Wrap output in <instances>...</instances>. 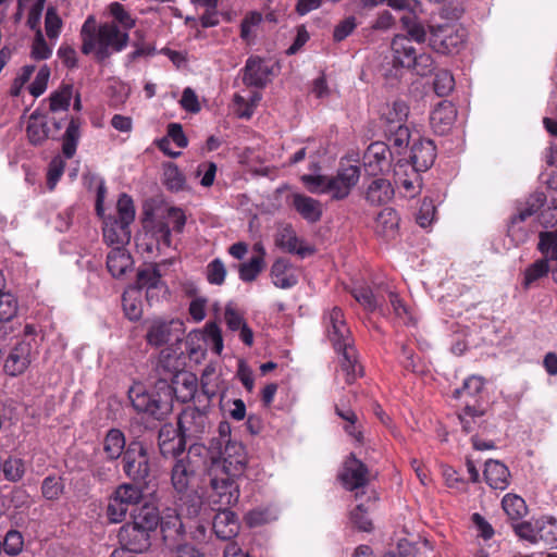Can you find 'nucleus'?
Masks as SVG:
<instances>
[{
  "label": "nucleus",
  "mask_w": 557,
  "mask_h": 557,
  "mask_svg": "<svg viewBox=\"0 0 557 557\" xmlns=\"http://www.w3.org/2000/svg\"><path fill=\"white\" fill-rule=\"evenodd\" d=\"M81 39L84 54H94L98 61H104L125 49L129 37L114 22L98 25L95 16L89 15L82 26Z\"/></svg>",
  "instance_id": "nucleus-1"
},
{
  "label": "nucleus",
  "mask_w": 557,
  "mask_h": 557,
  "mask_svg": "<svg viewBox=\"0 0 557 557\" xmlns=\"http://www.w3.org/2000/svg\"><path fill=\"white\" fill-rule=\"evenodd\" d=\"M325 333L334 349L342 356L341 369L345 372L346 382L351 384L362 375V367L358 362V354L354 346L351 332L339 307H333L323 315Z\"/></svg>",
  "instance_id": "nucleus-2"
},
{
  "label": "nucleus",
  "mask_w": 557,
  "mask_h": 557,
  "mask_svg": "<svg viewBox=\"0 0 557 557\" xmlns=\"http://www.w3.org/2000/svg\"><path fill=\"white\" fill-rule=\"evenodd\" d=\"M159 525L158 509L145 504L132 509V521L123 524L117 537L122 546L129 552L144 553L151 545V534Z\"/></svg>",
  "instance_id": "nucleus-3"
},
{
  "label": "nucleus",
  "mask_w": 557,
  "mask_h": 557,
  "mask_svg": "<svg viewBox=\"0 0 557 557\" xmlns=\"http://www.w3.org/2000/svg\"><path fill=\"white\" fill-rule=\"evenodd\" d=\"M360 178V168L342 164L335 176L302 175L301 181L310 193L330 194L333 199L346 198Z\"/></svg>",
  "instance_id": "nucleus-4"
},
{
  "label": "nucleus",
  "mask_w": 557,
  "mask_h": 557,
  "mask_svg": "<svg viewBox=\"0 0 557 557\" xmlns=\"http://www.w3.org/2000/svg\"><path fill=\"white\" fill-rule=\"evenodd\" d=\"M391 58L396 72L406 69L417 75L426 76L435 69L431 54L419 52L407 35H396L393 38L391 42Z\"/></svg>",
  "instance_id": "nucleus-5"
},
{
  "label": "nucleus",
  "mask_w": 557,
  "mask_h": 557,
  "mask_svg": "<svg viewBox=\"0 0 557 557\" xmlns=\"http://www.w3.org/2000/svg\"><path fill=\"white\" fill-rule=\"evenodd\" d=\"M116 216L103 218V239L109 246L124 247L129 243V225L135 220L133 199L122 194L116 202Z\"/></svg>",
  "instance_id": "nucleus-6"
},
{
  "label": "nucleus",
  "mask_w": 557,
  "mask_h": 557,
  "mask_svg": "<svg viewBox=\"0 0 557 557\" xmlns=\"http://www.w3.org/2000/svg\"><path fill=\"white\" fill-rule=\"evenodd\" d=\"M129 400L138 412L162 419L171 411L170 389L159 383L157 391H147L141 384L133 385L128 391Z\"/></svg>",
  "instance_id": "nucleus-7"
},
{
  "label": "nucleus",
  "mask_w": 557,
  "mask_h": 557,
  "mask_svg": "<svg viewBox=\"0 0 557 557\" xmlns=\"http://www.w3.org/2000/svg\"><path fill=\"white\" fill-rule=\"evenodd\" d=\"M208 475L210 478L208 499L212 509H225L236 505L240 494L237 481L242 476L225 475L216 468L208 469Z\"/></svg>",
  "instance_id": "nucleus-8"
},
{
  "label": "nucleus",
  "mask_w": 557,
  "mask_h": 557,
  "mask_svg": "<svg viewBox=\"0 0 557 557\" xmlns=\"http://www.w3.org/2000/svg\"><path fill=\"white\" fill-rule=\"evenodd\" d=\"M208 469H220L223 474L243 476L247 466V453L240 443H226L225 446L210 449Z\"/></svg>",
  "instance_id": "nucleus-9"
},
{
  "label": "nucleus",
  "mask_w": 557,
  "mask_h": 557,
  "mask_svg": "<svg viewBox=\"0 0 557 557\" xmlns=\"http://www.w3.org/2000/svg\"><path fill=\"white\" fill-rule=\"evenodd\" d=\"M143 491L129 483L121 484L110 496L107 506V517L112 523L122 522L128 510L140 504Z\"/></svg>",
  "instance_id": "nucleus-10"
},
{
  "label": "nucleus",
  "mask_w": 557,
  "mask_h": 557,
  "mask_svg": "<svg viewBox=\"0 0 557 557\" xmlns=\"http://www.w3.org/2000/svg\"><path fill=\"white\" fill-rule=\"evenodd\" d=\"M178 432L186 442L200 440L211 429L207 411L187 407L178 417Z\"/></svg>",
  "instance_id": "nucleus-11"
},
{
  "label": "nucleus",
  "mask_w": 557,
  "mask_h": 557,
  "mask_svg": "<svg viewBox=\"0 0 557 557\" xmlns=\"http://www.w3.org/2000/svg\"><path fill=\"white\" fill-rule=\"evenodd\" d=\"M466 40L465 28L457 25H441L431 28L432 48L443 54L457 53Z\"/></svg>",
  "instance_id": "nucleus-12"
},
{
  "label": "nucleus",
  "mask_w": 557,
  "mask_h": 557,
  "mask_svg": "<svg viewBox=\"0 0 557 557\" xmlns=\"http://www.w3.org/2000/svg\"><path fill=\"white\" fill-rule=\"evenodd\" d=\"M37 356V350L30 339L23 338L16 342L9 350L3 370L10 376L23 374Z\"/></svg>",
  "instance_id": "nucleus-13"
},
{
  "label": "nucleus",
  "mask_w": 557,
  "mask_h": 557,
  "mask_svg": "<svg viewBox=\"0 0 557 557\" xmlns=\"http://www.w3.org/2000/svg\"><path fill=\"white\" fill-rule=\"evenodd\" d=\"M123 470L133 481H145L149 475V458L140 442L128 444L123 455Z\"/></svg>",
  "instance_id": "nucleus-14"
},
{
  "label": "nucleus",
  "mask_w": 557,
  "mask_h": 557,
  "mask_svg": "<svg viewBox=\"0 0 557 557\" xmlns=\"http://www.w3.org/2000/svg\"><path fill=\"white\" fill-rule=\"evenodd\" d=\"M160 384L163 385L164 388L170 389V401L172 400V395L181 403L190 401L197 392L198 383L197 377L190 372H178L176 368L172 373L171 385L166 384V380H161Z\"/></svg>",
  "instance_id": "nucleus-15"
},
{
  "label": "nucleus",
  "mask_w": 557,
  "mask_h": 557,
  "mask_svg": "<svg viewBox=\"0 0 557 557\" xmlns=\"http://www.w3.org/2000/svg\"><path fill=\"white\" fill-rule=\"evenodd\" d=\"M339 480L349 491L363 488L369 482L368 469L360 460L351 456L345 461Z\"/></svg>",
  "instance_id": "nucleus-16"
},
{
  "label": "nucleus",
  "mask_w": 557,
  "mask_h": 557,
  "mask_svg": "<svg viewBox=\"0 0 557 557\" xmlns=\"http://www.w3.org/2000/svg\"><path fill=\"white\" fill-rule=\"evenodd\" d=\"M391 151L382 141L372 143L363 154V164L371 175H376L389 166Z\"/></svg>",
  "instance_id": "nucleus-17"
},
{
  "label": "nucleus",
  "mask_w": 557,
  "mask_h": 557,
  "mask_svg": "<svg viewBox=\"0 0 557 557\" xmlns=\"http://www.w3.org/2000/svg\"><path fill=\"white\" fill-rule=\"evenodd\" d=\"M159 524L162 532V539L168 547H172L174 542L184 534V525L181 513L176 509L168 508L162 516L159 515Z\"/></svg>",
  "instance_id": "nucleus-18"
},
{
  "label": "nucleus",
  "mask_w": 557,
  "mask_h": 557,
  "mask_svg": "<svg viewBox=\"0 0 557 557\" xmlns=\"http://www.w3.org/2000/svg\"><path fill=\"white\" fill-rule=\"evenodd\" d=\"M457 116L454 104L447 100L441 101L431 112L430 124L434 133L438 135L447 134Z\"/></svg>",
  "instance_id": "nucleus-19"
},
{
  "label": "nucleus",
  "mask_w": 557,
  "mask_h": 557,
  "mask_svg": "<svg viewBox=\"0 0 557 557\" xmlns=\"http://www.w3.org/2000/svg\"><path fill=\"white\" fill-rule=\"evenodd\" d=\"M195 475V469L188 456H182L175 460L171 471V483L176 493L188 492L190 481Z\"/></svg>",
  "instance_id": "nucleus-20"
},
{
  "label": "nucleus",
  "mask_w": 557,
  "mask_h": 557,
  "mask_svg": "<svg viewBox=\"0 0 557 557\" xmlns=\"http://www.w3.org/2000/svg\"><path fill=\"white\" fill-rule=\"evenodd\" d=\"M271 70L259 57H250L244 67L243 82L246 86L264 87L269 82Z\"/></svg>",
  "instance_id": "nucleus-21"
},
{
  "label": "nucleus",
  "mask_w": 557,
  "mask_h": 557,
  "mask_svg": "<svg viewBox=\"0 0 557 557\" xmlns=\"http://www.w3.org/2000/svg\"><path fill=\"white\" fill-rule=\"evenodd\" d=\"M275 242L278 247L300 257H306L313 252V249L296 235L290 225H285L277 232Z\"/></svg>",
  "instance_id": "nucleus-22"
},
{
  "label": "nucleus",
  "mask_w": 557,
  "mask_h": 557,
  "mask_svg": "<svg viewBox=\"0 0 557 557\" xmlns=\"http://www.w3.org/2000/svg\"><path fill=\"white\" fill-rule=\"evenodd\" d=\"M436 157L435 146L432 140L423 139L414 143L411 147V165L416 171H426Z\"/></svg>",
  "instance_id": "nucleus-23"
},
{
  "label": "nucleus",
  "mask_w": 557,
  "mask_h": 557,
  "mask_svg": "<svg viewBox=\"0 0 557 557\" xmlns=\"http://www.w3.org/2000/svg\"><path fill=\"white\" fill-rule=\"evenodd\" d=\"M182 326V323L171 320L153 319L147 330L146 341L148 344L159 347L169 343L173 337V326Z\"/></svg>",
  "instance_id": "nucleus-24"
},
{
  "label": "nucleus",
  "mask_w": 557,
  "mask_h": 557,
  "mask_svg": "<svg viewBox=\"0 0 557 557\" xmlns=\"http://www.w3.org/2000/svg\"><path fill=\"white\" fill-rule=\"evenodd\" d=\"M399 216L393 208H384L375 218L373 230L384 239H393L398 233Z\"/></svg>",
  "instance_id": "nucleus-25"
},
{
  "label": "nucleus",
  "mask_w": 557,
  "mask_h": 557,
  "mask_svg": "<svg viewBox=\"0 0 557 557\" xmlns=\"http://www.w3.org/2000/svg\"><path fill=\"white\" fill-rule=\"evenodd\" d=\"M218 513L213 519V530L218 537L231 540L238 532L236 516L228 508L215 509Z\"/></svg>",
  "instance_id": "nucleus-26"
},
{
  "label": "nucleus",
  "mask_w": 557,
  "mask_h": 557,
  "mask_svg": "<svg viewBox=\"0 0 557 557\" xmlns=\"http://www.w3.org/2000/svg\"><path fill=\"white\" fill-rule=\"evenodd\" d=\"M293 206L296 211L309 223L318 222L323 212L322 205L319 200L301 194L293 196Z\"/></svg>",
  "instance_id": "nucleus-27"
},
{
  "label": "nucleus",
  "mask_w": 557,
  "mask_h": 557,
  "mask_svg": "<svg viewBox=\"0 0 557 557\" xmlns=\"http://www.w3.org/2000/svg\"><path fill=\"white\" fill-rule=\"evenodd\" d=\"M270 274L273 284L282 289L292 288L298 282L296 274L292 270V264L283 258L274 261Z\"/></svg>",
  "instance_id": "nucleus-28"
},
{
  "label": "nucleus",
  "mask_w": 557,
  "mask_h": 557,
  "mask_svg": "<svg viewBox=\"0 0 557 557\" xmlns=\"http://www.w3.org/2000/svg\"><path fill=\"white\" fill-rule=\"evenodd\" d=\"M484 478L492 488L504 491L509 485L510 473L504 463L488 460L485 463Z\"/></svg>",
  "instance_id": "nucleus-29"
},
{
  "label": "nucleus",
  "mask_w": 557,
  "mask_h": 557,
  "mask_svg": "<svg viewBox=\"0 0 557 557\" xmlns=\"http://www.w3.org/2000/svg\"><path fill=\"white\" fill-rule=\"evenodd\" d=\"M132 265L133 259L125 247H114L107 256V268L113 277H121Z\"/></svg>",
  "instance_id": "nucleus-30"
},
{
  "label": "nucleus",
  "mask_w": 557,
  "mask_h": 557,
  "mask_svg": "<svg viewBox=\"0 0 557 557\" xmlns=\"http://www.w3.org/2000/svg\"><path fill=\"white\" fill-rule=\"evenodd\" d=\"M394 196L392 184L385 178H374L366 190V199L373 206L384 205Z\"/></svg>",
  "instance_id": "nucleus-31"
},
{
  "label": "nucleus",
  "mask_w": 557,
  "mask_h": 557,
  "mask_svg": "<svg viewBox=\"0 0 557 557\" xmlns=\"http://www.w3.org/2000/svg\"><path fill=\"white\" fill-rule=\"evenodd\" d=\"M163 287L161 282V274L158 265L148 267L143 269L137 274L136 286L131 288H137L139 292L144 288L147 289V299L150 300L152 297V290Z\"/></svg>",
  "instance_id": "nucleus-32"
},
{
  "label": "nucleus",
  "mask_w": 557,
  "mask_h": 557,
  "mask_svg": "<svg viewBox=\"0 0 557 557\" xmlns=\"http://www.w3.org/2000/svg\"><path fill=\"white\" fill-rule=\"evenodd\" d=\"M396 183L399 184L406 191L412 195L419 188V172L408 163H398L395 166Z\"/></svg>",
  "instance_id": "nucleus-33"
},
{
  "label": "nucleus",
  "mask_w": 557,
  "mask_h": 557,
  "mask_svg": "<svg viewBox=\"0 0 557 557\" xmlns=\"http://www.w3.org/2000/svg\"><path fill=\"white\" fill-rule=\"evenodd\" d=\"M125 436L119 429H111L103 438V451L108 459H117L125 449Z\"/></svg>",
  "instance_id": "nucleus-34"
},
{
  "label": "nucleus",
  "mask_w": 557,
  "mask_h": 557,
  "mask_svg": "<svg viewBox=\"0 0 557 557\" xmlns=\"http://www.w3.org/2000/svg\"><path fill=\"white\" fill-rule=\"evenodd\" d=\"M141 293L137 288H128L124 292L122 297V305L125 315L131 321H137L143 315L141 308Z\"/></svg>",
  "instance_id": "nucleus-35"
},
{
  "label": "nucleus",
  "mask_w": 557,
  "mask_h": 557,
  "mask_svg": "<svg viewBox=\"0 0 557 557\" xmlns=\"http://www.w3.org/2000/svg\"><path fill=\"white\" fill-rule=\"evenodd\" d=\"M26 135L32 145L38 146L44 144L48 138V127L44 117L33 113L27 122Z\"/></svg>",
  "instance_id": "nucleus-36"
},
{
  "label": "nucleus",
  "mask_w": 557,
  "mask_h": 557,
  "mask_svg": "<svg viewBox=\"0 0 557 557\" xmlns=\"http://www.w3.org/2000/svg\"><path fill=\"white\" fill-rule=\"evenodd\" d=\"M536 543L543 542L550 547H557V521L553 518L537 519Z\"/></svg>",
  "instance_id": "nucleus-37"
},
{
  "label": "nucleus",
  "mask_w": 557,
  "mask_h": 557,
  "mask_svg": "<svg viewBox=\"0 0 557 557\" xmlns=\"http://www.w3.org/2000/svg\"><path fill=\"white\" fill-rule=\"evenodd\" d=\"M82 121L79 117H72L63 135V153L66 158H72L76 151V146L81 137L79 128Z\"/></svg>",
  "instance_id": "nucleus-38"
},
{
  "label": "nucleus",
  "mask_w": 557,
  "mask_h": 557,
  "mask_svg": "<svg viewBox=\"0 0 557 557\" xmlns=\"http://www.w3.org/2000/svg\"><path fill=\"white\" fill-rule=\"evenodd\" d=\"M545 202L543 194L532 195L528 200L517 208V214L511 220L523 223L528 218L534 215Z\"/></svg>",
  "instance_id": "nucleus-39"
},
{
  "label": "nucleus",
  "mask_w": 557,
  "mask_h": 557,
  "mask_svg": "<svg viewBox=\"0 0 557 557\" xmlns=\"http://www.w3.org/2000/svg\"><path fill=\"white\" fill-rule=\"evenodd\" d=\"M409 114V107L403 100H396L392 104H387L383 116L388 123V126L404 124Z\"/></svg>",
  "instance_id": "nucleus-40"
},
{
  "label": "nucleus",
  "mask_w": 557,
  "mask_h": 557,
  "mask_svg": "<svg viewBox=\"0 0 557 557\" xmlns=\"http://www.w3.org/2000/svg\"><path fill=\"white\" fill-rule=\"evenodd\" d=\"M160 442L159 447L162 456L164 457H174L175 460L177 458H181L185 450L186 441L185 438L180 434L177 437L172 438H164V434H160Z\"/></svg>",
  "instance_id": "nucleus-41"
},
{
  "label": "nucleus",
  "mask_w": 557,
  "mask_h": 557,
  "mask_svg": "<svg viewBox=\"0 0 557 557\" xmlns=\"http://www.w3.org/2000/svg\"><path fill=\"white\" fill-rule=\"evenodd\" d=\"M502 506L511 520H518L527 513L525 503L518 495L507 494L502 500Z\"/></svg>",
  "instance_id": "nucleus-42"
},
{
  "label": "nucleus",
  "mask_w": 557,
  "mask_h": 557,
  "mask_svg": "<svg viewBox=\"0 0 557 557\" xmlns=\"http://www.w3.org/2000/svg\"><path fill=\"white\" fill-rule=\"evenodd\" d=\"M4 478L10 482H18L26 472V465L22 458L9 457L2 463Z\"/></svg>",
  "instance_id": "nucleus-43"
},
{
  "label": "nucleus",
  "mask_w": 557,
  "mask_h": 557,
  "mask_svg": "<svg viewBox=\"0 0 557 557\" xmlns=\"http://www.w3.org/2000/svg\"><path fill=\"white\" fill-rule=\"evenodd\" d=\"M180 502L177 504L181 515L189 518L196 517L201 508V498L195 492L181 493Z\"/></svg>",
  "instance_id": "nucleus-44"
},
{
  "label": "nucleus",
  "mask_w": 557,
  "mask_h": 557,
  "mask_svg": "<svg viewBox=\"0 0 557 557\" xmlns=\"http://www.w3.org/2000/svg\"><path fill=\"white\" fill-rule=\"evenodd\" d=\"M403 27L407 30L411 41H416L421 45L426 39V32L424 27L417 21V15H403L400 17Z\"/></svg>",
  "instance_id": "nucleus-45"
},
{
  "label": "nucleus",
  "mask_w": 557,
  "mask_h": 557,
  "mask_svg": "<svg viewBox=\"0 0 557 557\" xmlns=\"http://www.w3.org/2000/svg\"><path fill=\"white\" fill-rule=\"evenodd\" d=\"M73 97V87L64 85L50 96V110L52 112L65 111Z\"/></svg>",
  "instance_id": "nucleus-46"
},
{
  "label": "nucleus",
  "mask_w": 557,
  "mask_h": 557,
  "mask_svg": "<svg viewBox=\"0 0 557 557\" xmlns=\"http://www.w3.org/2000/svg\"><path fill=\"white\" fill-rule=\"evenodd\" d=\"M64 491V484L60 476L48 475L41 484V494L48 500L58 499Z\"/></svg>",
  "instance_id": "nucleus-47"
},
{
  "label": "nucleus",
  "mask_w": 557,
  "mask_h": 557,
  "mask_svg": "<svg viewBox=\"0 0 557 557\" xmlns=\"http://www.w3.org/2000/svg\"><path fill=\"white\" fill-rule=\"evenodd\" d=\"M63 22L58 11L53 7H49L45 16V29L49 39L55 40L62 30Z\"/></svg>",
  "instance_id": "nucleus-48"
},
{
  "label": "nucleus",
  "mask_w": 557,
  "mask_h": 557,
  "mask_svg": "<svg viewBox=\"0 0 557 557\" xmlns=\"http://www.w3.org/2000/svg\"><path fill=\"white\" fill-rule=\"evenodd\" d=\"M354 298L369 311L379 310L384 313L382 305L379 304L372 290L368 287H357L352 290Z\"/></svg>",
  "instance_id": "nucleus-49"
},
{
  "label": "nucleus",
  "mask_w": 557,
  "mask_h": 557,
  "mask_svg": "<svg viewBox=\"0 0 557 557\" xmlns=\"http://www.w3.org/2000/svg\"><path fill=\"white\" fill-rule=\"evenodd\" d=\"M264 268V261L260 257H252L248 262L239 265V277L244 282H252Z\"/></svg>",
  "instance_id": "nucleus-50"
},
{
  "label": "nucleus",
  "mask_w": 557,
  "mask_h": 557,
  "mask_svg": "<svg viewBox=\"0 0 557 557\" xmlns=\"http://www.w3.org/2000/svg\"><path fill=\"white\" fill-rule=\"evenodd\" d=\"M110 13L114 21L120 24L121 30L128 33L135 26V18L121 3L114 2L110 4Z\"/></svg>",
  "instance_id": "nucleus-51"
},
{
  "label": "nucleus",
  "mask_w": 557,
  "mask_h": 557,
  "mask_svg": "<svg viewBox=\"0 0 557 557\" xmlns=\"http://www.w3.org/2000/svg\"><path fill=\"white\" fill-rule=\"evenodd\" d=\"M484 414L481 406L467 404L462 411L458 414L460 423L465 432L470 433L474 429V419Z\"/></svg>",
  "instance_id": "nucleus-52"
},
{
  "label": "nucleus",
  "mask_w": 557,
  "mask_h": 557,
  "mask_svg": "<svg viewBox=\"0 0 557 557\" xmlns=\"http://www.w3.org/2000/svg\"><path fill=\"white\" fill-rule=\"evenodd\" d=\"M336 413L347 422L345 425L346 433L351 436L357 443L362 442V432L356 426L357 416L350 409H342L336 407Z\"/></svg>",
  "instance_id": "nucleus-53"
},
{
  "label": "nucleus",
  "mask_w": 557,
  "mask_h": 557,
  "mask_svg": "<svg viewBox=\"0 0 557 557\" xmlns=\"http://www.w3.org/2000/svg\"><path fill=\"white\" fill-rule=\"evenodd\" d=\"M388 132L391 133L388 141L392 147L400 150L408 146L410 140V132L405 124L388 126Z\"/></svg>",
  "instance_id": "nucleus-54"
},
{
  "label": "nucleus",
  "mask_w": 557,
  "mask_h": 557,
  "mask_svg": "<svg viewBox=\"0 0 557 557\" xmlns=\"http://www.w3.org/2000/svg\"><path fill=\"white\" fill-rule=\"evenodd\" d=\"M388 301L392 308V312L396 319L407 324L412 321L409 309L404 300L394 292L388 293Z\"/></svg>",
  "instance_id": "nucleus-55"
},
{
  "label": "nucleus",
  "mask_w": 557,
  "mask_h": 557,
  "mask_svg": "<svg viewBox=\"0 0 557 557\" xmlns=\"http://www.w3.org/2000/svg\"><path fill=\"white\" fill-rule=\"evenodd\" d=\"M206 275L210 284L222 285L226 276V268L224 262L219 258L213 259L207 265Z\"/></svg>",
  "instance_id": "nucleus-56"
},
{
  "label": "nucleus",
  "mask_w": 557,
  "mask_h": 557,
  "mask_svg": "<svg viewBox=\"0 0 557 557\" xmlns=\"http://www.w3.org/2000/svg\"><path fill=\"white\" fill-rule=\"evenodd\" d=\"M370 507L364 504H358L355 509L350 511L351 523L361 531H370L372 522L368 516Z\"/></svg>",
  "instance_id": "nucleus-57"
},
{
  "label": "nucleus",
  "mask_w": 557,
  "mask_h": 557,
  "mask_svg": "<svg viewBox=\"0 0 557 557\" xmlns=\"http://www.w3.org/2000/svg\"><path fill=\"white\" fill-rule=\"evenodd\" d=\"M3 550L10 556L18 555L24 546V540L21 532L10 530L3 539Z\"/></svg>",
  "instance_id": "nucleus-58"
},
{
  "label": "nucleus",
  "mask_w": 557,
  "mask_h": 557,
  "mask_svg": "<svg viewBox=\"0 0 557 557\" xmlns=\"http://www.w3.org/2000/svg\"><path fill=\"white\" fill-rule=\"evenodd\" d=\"M484 387V380L481 376L478 375H471L468 379L465 380L462 388H458L455 391V397L460 398L465 394L469 396H476L479 395Z\"/></svg>",
  "instance_id": "nucleus-59"
},
{
  "label": "nucleus",
  "mask_w": 557,
  "mask_h": 557,
  "mask_svg": "<svg viewBox=\"0 0 557 557\" xmlns=\"http://www.w3.org/2000/svg\"><path fill=\"white\" fill-rule=\"evenodd\" d=\"M276 519V513L270 508H259L246 515V522L249 527H258Z\"/></svg>",
  "instance_id": "nucleus-60"
},
{
  "label": "nucleus",
  "mask_w": 557,
  "mask_h": 557,
  "mask_svg": "<svg viewBox=\"0 0 557 557\" xmlns=\"http://www.w3.org/2000/svg\"><path fill=\"white\" fill-rule=\"evenodd\" d=\"M454 77L448 71L442 70L436 73L434 79V90L438 96L443 97L448 95L454 89Z\"/></svg>",
  "instance_id": "nucleus-61"
},
{
  "label": "nucleus",
  "mask_w": 557,
  "mask_h": 557,
  "mask_svg": "<svg viewBox=\"0 0 557 557\" xmlns=\"http://www.w3.org/2000/svg\"><path fill=\"white\" fill-rule=\"evenodd\" d=\"M164 184L174 191L182 190L185 185V177L176 165H170L164 170Z\"/></svg>",
  "instance_id": "nucleus-62"
},
{
  "label": "nucleus",
  "mask_w": 557,
  "mask_h": 557,
  "mask_svg": "<svg viewBox=\"0 0 557 557\" xmlns=\"http://www.w3.org/2000/svg\"><path fill=\"white\" fill-rule=\"evenodd\" d=\"M539 249L544 255L557 260V230L541 234Z\"/></svg>",
  "instance_id": "nucleus-63"
},
{
  "label": "nucleus",
  "mask_w": 557,
  "mask_h": 557,
  "mask_svg": "<svg viewBox=\"0 0 557 557\" xmlns=\"http://www.w3.org/2000/svg\"><path fill=\"white\" fill-rule=\"evenodd\" d=\"M539 249L544 255L557 260V230L541 234Z\"/></svg>",
  "instance_id": "nucleus-64"
}]
</instances>
